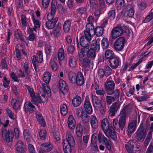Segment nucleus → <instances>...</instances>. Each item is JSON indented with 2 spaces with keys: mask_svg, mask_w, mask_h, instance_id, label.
I'll use <instances>...</instances> for the list:
<instances>
[{
  "mask_svg": "<svg viewBox=\"0 0 153 153\" xmlns=\"http://www.w3.org/2000/svg\"><path fill=\"white\" fill-rule=\"evenodd\" d=\"M85 36H82L80 39V43L83 47L80 50H83L89 48L90 41L91 38V34L88 31H85Z\"/></svg>",
  "mask_w": 153,
  "mask_h": 153,
  "instance_id": "3",
  "label": "nucleus"
},
{
  "mask_svg": "<svg viewBox=\"0 0 153 153\" xmlns=\"http://www.w3.org/2000/svg\"><path fill=\"white\" fill-rule=\"evenodd\" d=\"M146 130L143 127L138 128L137 132V139L139 141H143L146 137Z\"/></svg>",
  "mask_w": 153,
  "mask_h": 153,
  "instance_id": "9",
  "label": "nucleus"
},
{
  "mask_svg": "<svg viewBox=\"0 0 153 153\" xmlns=\"http://www.w3.org/2000/svg\"><path fill=\"white\" fill-rule=\"evenodd\" d=\"M68 78L71 82L76 83L79 86L82 85L85 82L83 74L80 72L76 74L72 71L70 72L68 74Z\"/></svg>",
  "mask_w": 153,
  "mask_h": 153,
  "instance_id": "1",
  "label": "nucleus"
},
{
  "mask_svg": "<svg viewBox=\"0 0 153 153\" xmlns=\"http://www.w3.org/2000/svg\"><path fill=\"white\" fill-rule=\"evenodd\" d=\"M53 147L52 145L49 143H45L42 144L41 146V149L45 152L50 151L52 149Z\"/></svg>",
  "mask_w": 153,
  "mask_h": 153,
  "instance_id": "30",
  "label": "nucleus"
},
{
  "mask_svg": "<svg viewBox=\"0 0 153 153\" xmlns=\"http://www.w3.org/2000/svg\"><path fill=\"white\" fill-rule=\"evenodd\" d=\"M59 88L61 91L64 94L66 93L68 91V87L66 82L62 79L59 81Z\"/></svg>",
  "mask_w": 153,
  "mask_h": 153,
  "instance_id": "21",
  "label": "nucleus"
},
{
  "mask_svg": "<svg viewBox=\"0 0 153 153\" xmlns=\"http://www.w3.org/2000/svg\"><path fill=\"white\" fill-rule=\"evenodd\" d=\"M7 112L10 118L13 120L16 119V116L14 114L10 109L7 108Z\"/></svg>",
  "mask_w": 153,
  "mask_h": 153,
  "instance_id": "62",
  "label": "nucleus"
},
{
  "mask_svg": "<svg viewBox=\"0 0 153 153\" xmlns=\"http://www.w3.org/2000/svg\"><path fill=\"white\" fill-rule=\"evenodd\" d=\"M35 107V106L32 105L30 102H26L25 103L24 108L25 112H31L33 111Z\"/></svg>",
  "mask_w": 153,
  "mask_h": 153,
  "instance_id": "22",
  "label": "nucleus"
},
{
  "mask_svg": "<svg viewBox=\"0 0 153 153\" xmlns=\"http://www.w3.org/2000/svg\"><path fill=\"white\" fill-rule=\"evenodd\" d=\"M119 59L115 57L111 58L109 61L110 66L113 69L117 68L119 66Z\"/></svg>",
  "mask_w": 153,
  "mask_h": 153,
  "instance_id": "26",
  "label": "nucleus"
},
{
  "mask_svg": "<svg viewBox=\"0 0 153 153\" xmlns=\"http://www.w3.org/2000/svg\"><path fill=\"white\" fill-rule=\"evenodd\" d=\"M114 86L115 84L113 81H106L105 84V87L107 94L109 95H111L113 94Z\"/></svg>",
  "mask_w": 153,
  "mask_h": 153,
  "instance_id": "12",
  "label": "nucleus"
},
{
  "mask_svg": "<svg viewBox=\"0 0 153 153\" xmlns=\"http://www.w3.org/2000/svg\"><path fill=\"white\" fill-rule=\"evenodd\" d=\"M3 85L5 88H8L9 85L10 80L7 79L6 77H3Z\"/></svg>",
  "mask_w": 153,
  "mask_h": 153,
  "instance_id": "60",
  "label": "nucleus"
},
{
  "mask_svg": "<svg viewBox=\"0 0 153 153\" xmlns=\"http://www.w3.org/2000/svg\"><path fill=\"white\" fill-rule=\"evenodd\" d=\"M71 23L69 20L66 21L64 23L63 26V30L65 33H68L70 28Z\"/></svg>",
  "mask_w": 153,
  "mask_h": 153,
  "instance_id": "38",
  "label": "nucleus"
},
{
  "mask_svg": "<svg viewBox=\"0 0 153 153\" xmlns=\"http://www.w3.org/2000/svg\"><path fill=\"white\" fill-rule=\"evenodd\" d=\"M126 5L124 0H117L116 2V5L117 8L124 7Z\"/></svg>",
  "mask_w": 153,
  "mask_h": 153,
  "instance_id": "50",
  "label": "nucleus"
},
{
  "mask_svg": "<svg viewBox=\"0 0 153 153\" xmlns=\"http://www.w3.org/2000/svg\"><path fill=\"white\" fill-rule=\"evenodd\" d=\"M104 142L107 149L108 150H110L111 149V141L108 140L107 138H105Z\"/></svg>",
  "mask_w": 153,
  "mask_h": 153,
  "instance_id": "56",
  "label": "nucleus"
},
{
  "mask_svg": "<svg viewBox=\"0 0 153 153\" xmlns=\"http://www.w3.org/2000/svg\"><path fill=\"white\" fill-rule=\"evenodd\" d=\"M153 18V13H151L146 16L145 19L143 21V22L147 23L150 21Z\"/></svg>",
  "mask_w": 153,
  "mask_h": 153,
  "instance_id": "61",
  "label": "nucleus"
},
{
  "mask_svg": "<svg viewBox=\"0 0 153 153\" xmlns=\"http://www.w3.org/2000/svg\"><path fill=\"white\" fill-rule=\"evenodd\" d=\"M23 134L25 139L27 142H29L31 138V137L28 130L27 129H24L23 132Z\"/></svg>",
  "mask_w": 153,
  "mask_h": 153,
  "instance_id": "41",
  "label": "nucleus"
},
{
  "mask_svg": "<svg viewBox=\"0 0 153 153\" xmlns=\"http://www.w3.org/2000/svg\"><path fill=\"white\" fill-rule=\"evenodd\" d=\"M51 16V15L50 13H48L47 16V18L48 21L46 22V27L48 29L53 28L58 20L57 17H56L53 19L52 16L50 17Z\"/></svg>",
  "mask_w": 153,
  "mask_h": 153,
  "instance_id": "7",
  "label": "nucleus"
},
{
  "mask_svg": "<svg viewBox=\"0 0 153 153\" xmlns=\"http://www.w3.org/2000/svg\"><path fill=\"white\" fill-rule=\"evenodd\" d=\"M68 127L71 129H74L76 126V121L73 116L70 115L68 120Z\"/></svg>",
  "mask_w": 153,
  "mask_h": 153,
  "instance_id": "23",
  "label": "nucleus"
},
{
  "mask_svg": "<svg viewBox=\"0 0 153 153\" xmlns=\"http://www.w3.org/2000/svg\"><path fill=\"white\" fill-rule=\"evenodd\" d=\"M115 17V12L114 10H112L109 11L108 13V19L111 21L114 20Z\"/></svg>",
  "mask_w": 153,
  "mask_h": 153,
  "instance_id": "47",
  "label": "nucleus"
},
{
  "mask_svg": "<svg viewBox=\"0 0 153 153\" xmlns=\"http://www.w3.org/2000/svg\"><path fill=\"white\" fill-rule=\"evenodd\" d=\"M91 98L94 108L97 110H99L102 114H104L105 111V105L100 103V100L96 96L93 95Z\"/></svg>",
  "mask_w": 153,
  "mask_h": 153,
  "instance_id": "5",
  "label": "nucleus"
},
{
  "mask_svg": "<svg viewBox=\"0 0 153 153\" xmlns=\"http://www.w3.org/2000/svg\"><path fill=\"white\" fill-rule=\"evenodd\" d=\"M65 52L63 49L60 48L59 49L58 53V57L59 60H64L65 58Z\"/></svg>",
  "mask_w": 153,
  "mask_h": 153,
  "instance_id": "39",
  "label": "nucleus"
},
{
  "mask_svg": "<svg viewBox=\"0 0 153 153\" xmlns=\"http://www.w3.org/2000/svg\"><path fill=\"white\" fill-rule=\"evenodd\" d=\"M39 135L40 137L42 140H45L47 136L46 131L44 129L41 130L39 132Z\"/></svg>",
  "mask_w": 153,
  "mask_h": 153,
  "instance_id": "55",
  "label": "nucleus"
},
{
  "mask_svg": "<svg viewBox=\"0 0 153 153\" xmlns=\"http://www.w3.org/2000/svg\"><path fill=\"white\" fill-rule=\"evenodd\" d=\"M101 126L104 132L109 129L110 127H112L110 126L109 123L106 119H104L102 121Z\"/></svg>",
  "mask_w": 153,
  "mask_h": 153,
  "instance_id": "28",
  "label": "nucleus"
},
{
  "mask_svg": "<svg viewBox=\"0 0 153 153\" xmlns=\"http://www.w3.org/2000/svg\"><path fill=\"white\" fill-rule=\"evenodd\" d=\"M84 107L87 113L89 114H92L93 111L92 107L89 99L87 97H86L85 99L84 104Z\"/></svg>",
  "mask_w": 153,
  "mask_h": 153,
  "instance_id": "15",
  "label": "nucleus"
},
{
  "mask_svg": "<svg viewBox=\"0 0 153 153\" xmlns=\"http://www.w3.org/2000/svg\"><path fill=\"white\" fill-rule=\"evenodd\" d=\"M42 88L44 92V94H43L45 96L47 100V97L45 96H47L48 97H50L51 95L50 89L48 85L45 83L42 84Z\"/></svg>",
  "mask_w": 153,
  "mask_h": 153,
  "instance_id": "25",
  "label": "nucleus"
},
{
  "mask_svg": "<svg viewBox=\"0 0 153 153\" xmlns=\"http://www.w3.org/2000/svg\"><path fill=\"white\" fill-rule=\"evenodd\" d=\"M28 90L32 98L31 102L33 104L36 105L37 102L39 104H41L42 102H45L47 101L46 98L41 92L39 93V96L36 97L34 90L32 88L28 87Z\"/></svg>",
  "mask_w": 153,
  "mask_h": 153,
  "instance_id": "2",
  "label": "nucleus"
},
{
  "mask_svg": "<svg viewBox=\"0 0 153 153\" xmlns=\"http://www.w3.org/2000/svg\"><path fill=\"white\" fill-rule=\"evenodd\" d=\"M16 151L19 153H24V149L22 146V142L21 140H19L16 146Z\"/></svg>",
  "mask_w": 153,
  "mask_h": 153,
  "instance_id": "34",
  "label": "nucleus"
},
{
  "mask_svg": "<svg viewBox=\"0 0 153 153\" xmlns=\"http://www.w3.org/2000/svg\"><path fill=\"white\" fill-rule=\"evenodd\" d=\"M114 53L112 51L108 49L107 50L105 53V56L107 59H109L113 57Z\"/></svg>",
  "mask_w": 153,
  "mask_h": 153,
  "instance_id": "49",
  "label": "nucleus"
},
{
  "mask_svg": "<svg viewBox=\"0 0 153 153\" xmlns=\"http://www.w3.org/2000/svg\"><path fill=\"white\" fill-rule=\"evenodd\" d=\"M127 107L125 106L121 111L120 114V118L119 120V126L123 127L125 124L126 118V111Z\"/></svg>",
  "mask_w": 153,
  "mask_h": 153,
  "instance_id": "11",
  "label": "nucleus"
},
{
  "mask_svg": "<svg viewBox=\"0 0 153 153\" xmlns=\"http://www.w3.org/2000/svg\"><path fill=\"white\" fill-rule=\"evenodd\" d=\"M63 142L66 143L67 144L74 146L75 144V140L73 136L69 131L67 132L66 134V140H64Z\"/></svg>",
  "mask_w": 153,
  "mask_h": 153,
  "instance_id": "14",
  "label": "nucleus"
},
{
  "mask_svg": "<svg viewBox=\"0 0 153 153\" xmlns=\"http://www.w3.org/2000/svg\"><path fill=\"white\" fill-rule=\"evenodd\" d=\"M97 142V137L96 134H93L91 136V143L90 146L92 147L93 149L95 150H98V148L96 144Z\"/></svg>",
  "mask_w": 153,
  "mask_h": 153,
  "instance_id": "27",
  "label": "nucleus"
},
{
  "mask_svg": "<svg viewBox=\"0 0 153 153\" xmlns=\"http://www.w3.org/2000/svg\"><path fill=\"white\" fill-rule=\"evenodd\" d=\"M33 30L32 28L29 27L27 30V33L29 36L26 38V39L31 41H33L36 39V35L33 33Z\"/></svg>",
  "mask_w": 153,
  "mask_h": 153,
  "instance_id": "24",
  "label": "nucleus"
},
{
  "mask_svg": "<svg viewBox=\"0 0 153 153\" xmlns=\"http://www.w3.org/2000/svg\"><path fill=\"white\" fill-rule=\"evenodd\" d=\"M36 117L37 120L42 126L44 127L46 126L45 122L43 119L42 115L41 114L36 113Z\"/></svg>",
  "mask_w": 153,
  "mask_h": 153,
  "instance_id": "35",
  "label": "nucleus"
},
{
  "mask_svg": "<svg viewBox=\"0 0 153 153\" xmlns=\"http://www.w3.org/2000/svg\"><path fill=\"white\" fill-rule=\"evenodd\" d=\"M134 13V8L131 7L128 10L126 11L127 15L130 17L133 16Z\"/></svg>",
  "mask_w": 153,
  "mask_h": 153,
  "instance_id": "64",
  "label": "nucleus"
},
{
  "mask_svg": "<svg viewBox=\"0 0 153 153\" xmlns=\"http://www.w3.org/2000/svg\"><path fill=\"white\" fill-rule=\"evenodd\" d=\"M123 32V30L121 27H117L114 28L111 31L112 39H115L121 36Z\"/></svg>",
  "mask_w": 153,
  "mask_h": 153,
  "instance_id": "10",
  "label": "nucleus"
},
{
  "mask_svg": "<svg viewBox=\"0 0 153 153\" xmlns=\"http://www.w3.org/2000/svg\"><path fill=\"white\" fill-rule=\"evenodd\" d=\"M96 51H94L89 48H85L83 50H79L78 53V55L79 59L81 60L80 59L82 58L85 56H86L88 58L92 59H94L95 58L96 54Z\"/></svg>",
  "mask_w": 153,
  "mask_h": 153,
  "instance_id": "4",
  "label": "nucleus"
},
{
  "mask_svg": "<svg viewBox=\"0 0 153 153\" xmlns=\"http://www.w3.org/2000/svg\"><path fill=\"white\" fill-rule=\"evenodd\" d=\"M61 113L63 115H66L68 113V109L67 105L63 104L60 106Z\"/></svg>",
  "mask_w": 153,
  "mask_h": 153,
  "instance_id": "45",
  "label": "nucleus"
},
{
  "mask_svg": "<svg viewBox=\"0 0 153 153\" xmlns=\"http://www.w3.org/2000/svg\"><path fill=\"white\" fill-rule=\"evenodd\" d=\"M90 123L92 127L94 129L97 128L98 126V121L95 116L92 115L90 117Z\"/></svg>",
  "mask_w": 153,
  "mask_h": 153,
  "instance_id": "31",
  "label": "nucleus"
},
{
  "mask_svg": "<svg viewBox=\"0 0 153 153\" xmlns=\"http://www.w3.org/2000/svg\"><path fill=\"white\" fill-rule=\"evenodd\" d=\"M22 66L23 68V69H24L25 71V75L28 76L30 71L29 68L27 63L25 62L24 63Z\"/></svg>",
  "mask_w": 153,
  "mask_h": 153,
  "instance_id": "58",
  "label": "nucleus"
},
{
  "mask_svg": "<svg viewBox=\"0 0 153 153\" xmlns=\"http://www.w3.org/2000/svg\"><path fill=\"white\" fill-rule=\"evenodd\" d=\"M86 27L87 30L88 31H87L89 32L90 33V32H91L94 33V27L92 23H88L86 25Z\"/></svg>",
  "mask_w": 153,
  "mask_h": 153,
  "instance_id": "48",
  "label": "nucleus"
},
{
  "mask_svg": "<svg viewBox=\"0 0 153 153\" xmlns=\"http://www.w3.org/2000/svg\"><path fill=\"white\" fill-rule=\"evenodd\" d=\"M142 59H140L137 62L132 64V66L129 68L128 71H131L133 70L137 66L139 65L142 62Z\"/></svg>",
  "mask_w": 153,
  "mask_h": 153,
  "instance_id": "57",
  "label": "nucleus"
},
{
  "mask_svg": "<svg viewBox=\"0 0 153 153\" xmlns=\"http://www.w3.org/2000/svg\"><path fill=\"white\" fill-rule=\"evenodd\" d=\"M125 39L122 37L118 38L114 42V49L118 51L122 49L124 46Z\"/></svg>",
  "mask_w": 153,
  "mask_h": 153,
  "instance_id": "8",
  "label": "nucleus"
},
{
  "mask_svg": "<svg viewBox=\"0 0 153 153\" xmlns=\"http://www.w3.org/2000/svg\"><path fill=\"white\" fill-rule=\"evenodd\" d=\"M32 21L34 24V26L33 30L34 31L36 32L37 29L39 28L40 26V23L38 20L35 18L34 16L32 15Z\"/></svg>",
  "mask_w": 153,
  "mask_h": 153,
  "instance_id": "29",
  "label": "nucleus"
},
{
  "mask_svg": "<svg viewBox=\"0 0 153 153\" xmlns=\"http://www.w3.org/2000/svg\"><path fill=\"white\" fill-rule=\"evenodd\" d=\"M125 147L128 153H140L141 151L140 146L138 145H136L135 146L132 141H129Z\"/></svg>",
  "mask_w": 153,
  "mask_h": 153,
  "instance_id": "6",
  "label": "nucleus"
},
{
  "mask_svg": "<svg viewBox=\"0 0 153 153\" xmlns=\"http://www.w3.org/2000/svg\"><path fill=\"white\" fill-rule=\"evenodd\" d=\"M104 29L102 27H98L96 28L95 33L97 36H101L103 34Z\"/></svg>",
  "mask_w": 153,
  "mask_h": 153,
  "instance_id": "43",
  "label": "nucleus"
},
{
  "mask_svg": "<svg viewBox=\"0 0 153 153\" xmlns=\"http://www.w3.org/2000/svg\"><path fill=\"white\" fill-rule=\"evenodd\" d=\"M33 61L34 62H37L41 63L43 61V57L42 53L41 51H39L37 52L36 56H33L31 57Z\"/></svg>",
  "mask_w": 153,
  "mask_h": 153,
  "instance_id": "19",
  "label": "nucleus"
},
{
  "mask_svg": "<svg viewBox=\"0 0 153 153\" xmlns=\"http://www.w3.org/2000/svg\"><path fill=\"white\" fill-rule=\"evenodd\" d=\"M137 121L136 120H133L128 125V131L129 133H132L134 132L136 127Z\"/></svg>",
  "mask_w": 153,
  "mask_h": 153,
  "instance_id": "32",
  "label": "nucleus"
},
{
  "mask_svg": "<svg viewBox=\"0 0 153 153\" xmlns=\"http://www.w3.org/2000/svg\"><path fill=\"white\" fill-rule=\"evenodd\" d=\"M85 113L84 111H83L82 108L81 107H79L77 108L76 110L75 114L79 117H81L82 115Z\"/></svg>",
  "mask_w": 153,
  "mask_h": 153,
  "instance_id": "44",
  "label": "nucleus"
},
{
  "mask_svg": "<svg viewBox=\"0 0 153 153\" xmlns=\"http://www.w3.org/2000/svg\"><path fill=\"white\" fill-rule=\"evenodd\" d=\"M104 133L107 137H111L114 140H116L117 135L112 127H110L109 129L104 132Z\"/></svg>",
  "mask_w": 153,
  "mask_h": 153,
  "instance_id": "18",
  "label": "nucleus"
},
{
  "mask_svg": "<svg viewBox=\"0 0 153 153\" xmlns=\"http://www.w3.org/2000/svg\"><path fill=\"white\" fill-rule=\"evenodd\" d=\"M101 44L103 49H106L109 45L108 39L106 38H103L101 41Z\"/></svg>",
  "mask_w": 153,
  "mask_h": 153,
  "instance_id": "42",
  "label": "nucleus"
},
{
  "mask_svg": "<svg viewBox=\"0 0 153 153\" xmlns=\"http://www.w3.org/2000/svg\"><path fill=\"white\" fill-rule=\"evenodd\" d=\"M2 135L7 142L12 141L13 140L14 135L12 131H8L7 132L6 131H3L2 132Z\"/></svg>",
  "mask_w": 153,
  "mask_h": 153,
  "instance_id": "13",
  "label": "nucleus"
},
{
  "mask_svg": "<svg viewBox=\"0 0 153 153\" xmlns=\"http://www.w3.org/2000/svg\"><path fill=\"white\" fill-rule=\"evenodd\" d=\"M100 40L97 39H94L92 41V43L91 45V47L90 48L96 52H98L100 49Z\"/></svg>",
  "mask_w": 153,
  "mask_h": 153,
  "instance_id": "20",
  "label": "nucleus"
},
{
  "mask_svg": "<svg viewBox=\"0 0 153 153\" xmlns=\"http://www.w3.org/2000/svg\"><path fill=\"white\" fill-rule=\"evenodd\" d=\"M90 62L89 59L87 57H85L81 61V64L83 67L87 68Z\"/></svg>",
  "mask_w": 153,
  "mask_h": 153,
  "instance_id": "46",
  "label": "nucleus"
},
{
  "mask_svg": "<svg viewBox=\"0 0 153 153\" xmlns=\"http://www.w3.org/2000/svg\"><path fill=\"white\" fill-rule=\"evenodd\" d=\"M15 37L18 39L21 40L22 41L24 40V38L23 36L21 31L19 29L16 30L14 33Z\"/></svg>",
  "mask_w": 153,
  "mask_h": 153,
  "instance_id": "37",
  "label": "nucleus"
},
{
  "mask_svg": "<svg viewBox=\"0 0 153 153\" xmlns=\"http://www.w3.org/2000/svg\"><path fill=\"white\" fill-rule=\"evenodd\" d=\"M104 133L107 137H111L114 140H116L117 135L112 127H110L109 129L104 132Z\"/></svg>",
  "mask_w": 153,
  "mask_h": 153,
  "instance_id": "17",
  "label": "nucleus"
},
{
  "mask_svg": "<svg viewBox=\"0 0 153 153\" xmlns=\"http://www.w3.org/2000/svg\"><path fill=\"white\" fill-rule=\"evenodd\" d=\"M120 107V104L119 102H116L112 104L110 108V114L111 116H114Z\"/></svg>",
  "mask_w": 153,
  "mask_h": 153,
  "instance_id": "16",
  "label": "nucleus"
},
{
  "mask_svg": "<svg viewBox=\"0 0 153 153\" xmlns=\"http://www.w3.org/2000/svg\"><path fill=\"white\" fill-rule=\"evenodd\" d=\"M116 99L114 97L107 96L106 97V102L108 105H110L112 102L114 101Z\"/></svg>",
  "mask_w": 153,
  "mask_h": 153,
  "instance_id": "63",
  "label": "nucleus"
},
{
  "mask_svg": "<svg viewBox=\"0 0 153 153\" xmlns=\"http://www.w3.org/2000/svg\"><path fill=\"white\" fill-rule=\"evenodd\" d=\"M43 80L46 84L48 83L51 78V75L48 72L45 73L43 75Z\"/></svg>",
  "mask_w": 153,
  "mask_h": 153,
  "instance_id": "40",
  "label": "nucleus"
},
{
  "mask_svg": "<svg viewBox=\"0 0 153 153\" xmlns=\"http://www.w3.org/2000/svg\"><path fill=\"white\" fill-rule=\"evenodd\" d=\"M76 11L80 15H82L87 13L88 9L85 7H81L78 9Z\"/></svg>",
  "mask_w": 153,
  "mask_h": 153,
  "instance_id": "51",
  "label": "nucleus"
},
{
  "mask_svg": "<svg viewBox=\"0 0 153 153\" xmlns=\"http://www.w3.org/2000/svg\"><path fill=\"white\" fill-rule=\"evenodd\" d=\"M12 104L14 109L17 110L19 108V101L14 99L12 101Z\"/></svg>",
  "mask_w": 153,
  "mask_h": 153,
  "instance_id": "59",
  "label": "nucleus"
},
{
  "mask_svg": "<svg viewBox=\"0 0 153 153\" xmlns=\"http://www.w3.org/2000/svg\"><path fill=\"white\" fill-rule=\"evenodd\" d=\"M82 128L81 126H77L76 128V133L77 135L81 137L82 134Z\"/></svg>",
  "mask_w": 153,
  "mask_h": 153,
  "instance_id": "52",
  "label": "nucleus"
},
{
  "mask_svg": "<svg viewBox=\"0 0 153 153\" xmlns=\"http://www.w3.org/2000/svg\"><path fill=\"white\" fill-rule=\"evenodd\" d=\"M104 71L105 75L107 76L110 75L112 72V69L108 66H106L105 67Z\"/></svg>",
  "mask_w": 153,
  "mask_h": 153,
  "instance_id": "53",
  "label": "nucleus"
},
{
  "mask_svg": "<svg viewBox=\"0 0 153 153\" xmlns=\"http://www.w3.org/2000/svg\"><path fill=\"white\" fill-rule=\"evenodd\" d=\"M69 64L71 67H74L76 66V63L75 58L73 57H71L69 59Z\"/></svg>",
  "mask_w": 153,
  "mask_h": 153,
  "instance_id": "54",
  "label": "nucleus"
},
{
  "mask_svg": "<svg viewBox=\"0 0 153 153\" xmlns=\"http://www.w3.org/2000/svg\"><path fill=\"white\" fill-rule=\"evenodd\" d=\"M63 147L65 153H71V148L74 146L67 144L66 143L63 142Z\"/></svg>",
  "mask_w": 153,
  "mask_h": 153,
  "instance_id": "36",
  "label": "nucleus"
},
{
  "mask_svg": "<svg viewBox=\"0 0 153 153\" xmlns=\"http://www.w3.org/2000/svg\"><path fill=\"white\" fill-rule=\"evenodd\" d=\"M72 102L73 105L75 107L79 106L81 103V98L78 96H76L72 100Z\"/></svg>",
  "mask_w": 153,
  "mask_h": 153,
  "instance_id": "33",
  "label": "nucleus"
}]
</instances>
